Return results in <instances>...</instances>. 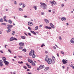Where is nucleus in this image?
Returning <instances> with one entry per match:
<instances>
[{
	"label": "nucleus",
	"mask_w": 74,
	"mask_h": 74,
	"mask_svg": "<svg viewBox=\"0 0 74 74\" xmlns=\"http://www.w3.org/2000/svg\"><path fill=\"white\" fill-rule=\"evenodd\" d=\"M0 52H1V53H3V51H2V50H0Z\"/></svg>",
	"instance_id": "58"
},
{
	"label": "nucleus",
	"mask_w": 74,
	"mask_h": 74,
	"mask_svg": "<svg viewBox=\"0 0 74 74\" xmlns=\"http://www.w3.org/2000/svg\"><path fill=\"white\" fill-rule=\"evenodd\" d=\"M45 14V13H44V12H41V15H44Z\"/></svg>",
	"instance_id": "32"
},
{
	"label": "nucleus",
	"mask_w": 74,
	"mask_h": 74,
	"mask_svg": "<svg viewBox=\"0 0 74 74\" xmlns=\"http://www.w3.org/2000/svg\"><path fill=\"white\" fill-rule=\"evenodd\" d=\"M45 69H46V70H49V67H45Z\"/></svg>",
	"instance_id": "36"
},
{
	"label": "nucleus",
	"mask_w": 74,
	"mask_h": 74,
	"mask_svg": "<svg viewBox=\"0 0 74 74\" xmlns=\"http://www.w3.org/2000/svg\"><path fill=\"white\" fill-rule=\"evenodd\" d=\"M4 63L6 66H8L9 64V62L7 61H4Z\"/></svg>",
	"instance_id": "6"
},
{
	"label": "nucleus",
	"mask_w": 74,
	"mask_h": 74,
	"mask_svg": "<svg viewBox=\"0 0 74 74\" xmlns=\"http://www.w3.org/2000/svg\"><path fill=\"white\" fill-rule=\"evenodd\" d=\"M1 25H5V26H6V23H3L1 24Z\"/></svg>",
	"instance_id": "34"
},
{
	"label": "nucleus",
	"mask_w": 74,
	"mask_h": 74,
	"mask_svg": "<svg viewBox=\"0 0 74 74\" xmlns=\"http://www.w3.org/2000/svg\"><path fill=\"white\" fill-rule=\"evenodd\" d=\"M18 63H19V64H23V62L22 61H21V62H20V61H18Z\"/></svg>",
	"instance_id": "31"
},
{
	"label": "nucleus",
	"mask_w": 74,
	"mask_h": 74,
	"mask_svg": "<svg viewBox=\"0 0 74 74\" xmlns=\"http://www.w3.org/2000/svg\"><path fill=\"white\" fill-rule=\"evenodd\" d=\"M62 63L63 64H66V63H67V62L64 60L63 59L62 60Z\"/></svg>",
	"instance_id": "14"
},
{
	"label": "nucleus",
	"mask_w": 74,
	"mask_h": 74,
	"mask_svg": "<svg viewBox=\"0 0 74 74\" xmlns=\"http://www.w3.org/2000/svg\"><path fill=\"white\" fill-rule=\"evenodd\" d=\"M2 60L3 61H4V62H5L6 60V58L4 57H3L2 58Z\"/></svg>",
	"instance_id": "20"
},
{
	"label": "nucleus",
	"mask_w": 74,
	"mask_h": 74,
	"mask_svg": "<svg viewBox=\"0 0 74 74\" xmlns=\"http://www.w3.org/2000/svg\"><path fill=\"white\" fill-rule=\"evenodd\" d=\"M33 8H34V9H35V10H37V6L35 5L34 6Z\"/></svg>",
	"instance_id": "22"
},
{
	"label": "nucleus",
	"mask_w": 74,
	"mask_h": 74,
	"mask_svg": "<svg viewBox=\"0 0 74 74\" xmlns=\"http://www.w3.org/2000/svg\"><path fill=\"white\" fill-rule=\"evenodd\" d=\"M12 36H14V35L15 34V32L13 31L12 32Z\"/></svg>",
	"instance_id": "29"
},
{
	"label": "nucleus",
	"mask_w": 74,
	"mask_h": 74,
	"mask_svg": "<svg viewBox=\"0 0 74 74\" xmlns=\"http://www.w3.org/2000/svg\"><path fill=\"white\" fill-rule=\"evenodd\" d=\"M7 26H8V27H7V29H11V28L12 27H13L12 25H7Z\"/></svg>",
	"instance_id": "5"
},
{
	"label": "nucleus",
	"mask_w": 74,
	"mask_h": 74,
	"mask_svg": "<svg viewBox=\"0 0 74 74\" xmlns=\"http://www.w3.org/2000/svg\"><path fill=\"white\" fill-rule=\"evenodd\" d=\"M11 31V30L10 29H8L7 31V33H9V32H10Z\"/></svg>",
	"instance_id": "33"
},
{
	"label": "nucleus",
	"mask_w": 74,
	"mask_h": 74,
	"mask_svg": "<svg viewBox=\"0 0 74 74\" xmlns=\"http://www.w3.org/2000/svg\"><path fill=\"white\" fill-rule=\"evenodd\" d=\"M10 41H14V37H11L10 40Z\"/></svg>",
	"instance_id": "16"
},
{
	"label": "nucleus",
	"mask_w": 74,
	"mask_h": 74,
	"mask_svg": "<svg viewBox=\"0 0 74 74\" xmlns=\"http://www.w3.org/2000/svg\"><path fill=\"white\" fill-rule=\"evenodd\" d=\"M53 49H56V47H55V46H53Z\"/></svg>",
	"instance_id": "51"
},
{
	"label": "nucleus",
	"mask_w": 74,
	"mask_h": 74,
	"mask_svg": "<svg viewBox=\"0 0 74 74\" xmlns=\"http://www.w3.org/2000/svg\"><path fill=\"white\" fill-rule=\"evenodd\" d=\"M45 61H46V62H47V63H48V64H51L52 62L51 61V58L49 59V58H48V56H47V55H46V56Z\"/></svg>",
	"instance_id": "2"
},
{
	"label": "nucleus",
	"mask_w": 74,
	"mask_h": 74,
	"mask_svg": "<svg viewBox=\"0 0 74 74\" xmlns=\"http://www.w3.org/2000/svg\"><path fill=\"white\" fill-rule=\"evenodd\" d=\"M28 29L29 30H32V28L29 27H28Z\"/></svg>",
	"instance_id": "48"
},
{
	"label": "nucleus",
	"mask_w": 74,
	"mask_h": 74,
	"mask_svg": "<svg viewBox=\"0 0 74 74\" xmlns=\"http://www.w3.org/2000/svg\"><path fill=\"white\" fill-rule=\"evenodd\" d=\"M44 46H45V45H44V43H43L42 45H41V47H44Z\"/></svg>",
	"instance_id": "38"
},
{
	"label": "nucleus",
	"mask_w": 74,
	"mask_h": 74,
	"mask_svg": "<svg viewBox=\"0 0 74 74\" xmlns=\"http://www.w3.org/2000/svg\"><path fill=\"white\" fill-rule=\"evenodd\" d=\"M59 39L60 40H62V39L61 38V36H59Z\"/></svg>",
	"instance_id": "47"
},
{
	"label": "nucleus",
	"mask_w": 74,
	"mask_h": 74,
	"mask_svg": "<svg viewBox=\"0 0 74 74\" xmlns=\"http://www.w3.org/2000/svg\"><path fill=\"white\" fill-rule=\"evenodd\" d=\"M2 63H3V61L1 60H0V66L1 67H2L3 66V64Z\"/></svg>",
	"instance_id": "11"
},
{
	"label": "nucleus",
	"mask_w": 74,
	"mask_h": 74,
	"mask_svg": "<svg viewBox=\"0 0 74 74\" xmlns=\"http://www.w3.org/2000/svg\"><path fill=\"white\" fill-rule=\"evenodd\" d=\"M23 67L25 69H27V67L25 66H23Z\"/></svg>",
	"instance_id": "37"
},
{
	"label": "nucleus",
	"mask_w": 74,
	"mask_h": 74,
	"mask_svg": "<svg viewBox=\"0 0 74 74\" xmlns=\"http://www.w3.org/2000/svg\"><path fill=\"white\" fill-rule=\"evenodd\" d=\"M37 70L38 71H39V70H40V68H38L37 69Z\"/></svg>",
	"instance_id": "57"
},
{
	"label": "nucleus",
	"mask_w": 74,
	"mask_h": 74,
	"mask_svg": "<svg viewBox=\"0 0 74 74\" xmlns=\"http://www.w3.org/2000/svg\"><path fill=\"white\" fill-rule=\"evenodd\" d=\"M26 6V5H23V8H24Z\"/></svg>",
	"instance_id": "52"
},
{
	"label": "nucleus",
	"mask_w": 74,
	"mask_h": 74,
	"mask_svg": "<svg viewBox=\"0 0 74 74\" xmlns=\"http://www.w3.org/2000/svg\"><path fill=\"white\" fill-rule=\"evenodd\" d=\"M18 10L19 11H21L22 12L23 11V9L21 8H19L18 9Z\"/></svg>",
	"instance_id": "24"
},
{
	"label": "nucleus",
	"mask_w": 74,
	"mask_h": 74,
	"mask_svg": "<svg viewBox=\"0 0 74 74\" xmlns=\"http://www.w3.org/2000/svg\"><path fill=\"white\" fill-rule=\"evenodd\" d=\"M32 56V58H36V55L34 53L33 54Z\"/></svg>",
	"instance_id": "18"
},
{
	"label": "nucleus",
	"mask_w": 74,
	"mask_h": 74,
	"mask_svg": "<svg viewBox=\"0 0 74 74\" xmlns=\"http://www.w3.org/2000/svg\"><path fill=\"white\" fill-rule=\"evenodd\" d=\"M40 4L41 5H40V7L42 8H43V9H47V5L45 3L40 2Z\"/></svg>",
	"instance_id": "1"
},
{
	"label": "nucleus",
	"mask_w": 74,
	"mask_h": 74,
	"mask_svg": "<svg viewBox=\"0 0 74 74\" xmlns=\"http://www.w3.org/2000/svg\"><path fill=\"white\" fill-rule=\"evenodd\" d=\"M38 26L36 27L35 28V29L36 30H38Z\"/></svg>",
	"instance_id": "30"
},
{
	"label": "nucleus",
	"mask_w": 74,
	"mask_h": 74,
	"mask_svg": "<svg viewBox=\"0 0 74 74\" xmlns=\"http://www.w3.org/2000/svg\"><path fill=\"white\" fill-rule=\"evenodd\" d=\"M32 66H35V65H36V64L34 62H32Z\"/></svg>",
	"instance_id": "27"
},
{
	"label": "nucleus",
	"mask_w": 74,
	"mask_h": 74,
	"mask_svg": "<svg viewBox=\"0 0 74 74\" xmlns=\"http://www.w3.org/2000/svg\"><path fill=\"white\" fill-rule=\"evenodd\" d=\"M3 19H5V18H6V16H4L3 17Z\"/></svg>",
	"instance_id": "56"
},
{
	"label": "nucleus",
	"mask_w": 74,
	"mask_h": 74,
	"mask_svg": "<svg viewBox=\"0 0 74 74\" xmlns=\"http://www.w3.org/2000/svg\"><path fill=\"white\" fill-rule=\"evenodd\" d=\"M27 67L28 68H31V66L29 65L27 66Z\"/></svg>",
	"instance_id": "49"
},
{
	"label": "nucleus",
	"mask_w": 74,
	"mask_h": 74,
	"mask_svg": "<svg viewBox=\"0 0 74 74\" xmlns=\"http://www.w3.org/2000/svg\"><path fill=\"white\" fill-rule=\"evenodd\" d=\"M55 45L56 46V47L57 48H58V46L57 45H56V44H55Z\"/></svg>",
	"instance_id": "62"
},
{
	"label": "nucleus",
	"mask_w": 74,
	"mask_h": 74,
	"mask_svg": "<svg viewBox=\"0 0 74 74\" xmlns=\"http://www.w3.org/2000/svg\"><path fill=\"white\" fill-rule=\"evenodd\" d=\"M66 18H65V17H62L61 18V20L62 21H66Z\"/></svg>",
	"instance_id": "19"
},
{
	"label": "nucleus",
	"mask_w": 74,
	"mask_h": 74,
	"mask_svg": "<svg viewBox=\"0 0 74 74\" xmlns=\"http://www.w3.org/2000/svg\"><path fill=\"white\" fill-rule=\"evenodd\" d=\"M21 38H22V39H25V38H26V37L25 36H21Z\"/></svg>",
	"instance_id": "25"
},
{
	"label": "nucleus",
	"mask_w": 74,
	"mask_h": 74,
	"mask_svg": "<svg viewBox=\"0 0 74 74\" xmlns=\"http://www.w3.org/2000/svg\"><path fill=\"white\" fill-rule=\"evenodd\" d=\"M57 56L58 57H59V55L58 53H57Z\"/></svg>",
	"instance_id": "61"
},
{
	"label": "nucleus",
	"mask_w": 74,
	"mask_h": 74,
	"mask_svg": "<svg viewBox=\"0 0 74 74\" xmlns=\"http://www.w3.org/2000/svg\"><path fill=\"white\" fill-rule=\"evenodd\" d=\"M8 22L9 23H10V24H11V23H12V21H11V19H10L8 20Z\"/></svg>",
	"instance_id": "23"
},
{
	"label": "nucleus",
	"mask_w": 74,
	"mask_h": 74,
	"mask_svg": "<svg viewBox=\"0 0 74 74\" xmlns=\"http://www.w3.org/2000/svg\"><path fill=\"white\" fill-rule=\"evenodd\" d=\"M4 21H5V22H8V21H7V20H6V19H4Z\"/></svg>",
	"instance_id": "42"
},
{
	"label": "nucleus",
	"mask_w": 74,
	"mask_h": 74,
	"mask_svg": "<svg viewBox=\"0 0 74 74\" xmlns=\"http://www.w3.org/2000/svg\"><path fill=\"white\" fill-rule=\"evenodd\" d=\"M61 53L62 54V55H64V53L63 51H61Z\"/></svg>",
	"instance_id": "39"
},
{
	"label": "nucleus",
	"mask_w": 74,
	"mask_h": 74,
	"mask_svg": "<svg viewBox=\"0 0 74 74\" xmlns=\"http://www.w3.org/2000/svg\"><path fill=\"white\" fill-rule=\"evenodd\" d=\"M48 29H49V30L51 29V27H48Z\"/></svg>",
	"instance_id": "50"
},
{
	"label": "nucleus",
	"mask_w": 74,
	"mask_h": 74,
	"mask_svg": "<svg viewBox=\"0 0 74 74\" xmlns=\"http://www.w3.org/2000/svg\"><path fill=\"white\" fill-rule=\"evenodd\" d=\"M24 18H27V16L25 15L24 16Z\"/></svg>",
	"instance_id": "54"
},
{
	"label": "nucleus",
	"mask_w": 74,
	"mask_h": 74,
	"mask_svg": "<svg viewBox=\"0 0 74 74\" xmlns=\"http://www.w3.org/2000/svg\"><path fill=\"white\" fill-rule=\"evenodd\" d=\"M50 4H53L52 1H50Z\"/></svg>",
	"instance_id": "60"
},
{
	"label": "nucleus",
	"mask_w": 74,
	"mask_h": 74,
	"mask_svg": "<svg viewBox=\"0 0 74 74\" xmlns=\"http://www.w3.org/2000/svg\"><path fill=\"white\" fill-rule=\"evenodd\" d=\"M64 4H61V7H64Z\"/></svg>",
	"instance_id": "46"
},
{
	"label": "nucleus",
	"mask_w": 74,
	"mask_h": 74,
	"mask_svg": "<svg viewBox=\"0 0 74 74\" xmlns=\"http://www.w3.org/2000/svg\"><path fill=\"white\" fill-rule=\"evenodd\" d=\"M39 68L40 69H42L44 68V65H40L39 66Z\"/></svg>",
	"instance_id": "7"
},
{
	"label": "nucleus",
	"mask_w": 74,
	"mask_h": 74,
	"mask_svg": "<svg viewBox=\"0 0 74 74\" xmlns=\"http://www.w3.org/2000/svg\"><path fill=\"white\" fill-rule=\"evenodd\" d=\"M25 34V36H27V34H26V33L25 32L24 33Z\"/></svg>",
	"instance_id": "55"
},
{
	"label": "nucleus",
	"mask_w": 74,
	"mask_h": 74,
	"mask_svg": "<svg viewBox=\"0 0 74 74\" xmlns=\"http://www.w3.org/2000/svg\"><path fill=\"white\" fill-rule=\"evenodd\" d=\"M27 74H32V73H31V72H30V73L28 72Z\"/></svg>",
	"instance_id": "63"
},
{
	"label": "nucleus",
	"mask_w": 74,
	"mask_h": 74,
	"mask_svg": "<svg viewBox=\"0 0 74 74\" xmlns=\"http://www.w3.org/2000/svg\"><path fill=\"white\" fill-rule=\"evenodd\" d=\"M50 26L53 29H54V27H55V26L53 25L52 23H50Z\"/></svg>",
	"instance_id": "8"
},
{
	"label": "nucleus",
	"mask_w": 74,
	"mask_h": 74,
	"mask_svg": "<svg viewBox=\"0 0 74 74\" xmlns=\"http://www.w3.org/2000/svg\"><path fill=\"white\" fill-rule=\"evenodd\" d=\"M19 45H20V46H23L24 44V43L22 42H21L19 43Z\"/></svg>",
	"instance_id": "10"
},
{
	"label": "nucleus",
	"mask_w": 74,
	"mask_h": 74,
	"mask_svg": "<svg viewBox=\"0 0 74 74\" xmlns=\"http://www.w3.org/2000/svg\"><path fill=\"white\" fill-rule=\"evenodd\" d=\"M3 22V18H1L0 19V22Z\"/></svg>",
	"instance_id": "28"
},
{
	"label": "nucleus",
	"mask_w": 74,
	"mask_h": 74,
	"mask_svg": "<svg viewBox=\"0 0 74 74\" xmlns=\"http://www.w3.org/2000/svg\"><path fill=\"white\" fill-rule=\"evenodd\" d=\"M7 46H8V45H5V48H7Z\"/></svg>",
	"instance_id": "59"
},
{
	"label": "nucleus",
	"mask_w": 74,
	"mask_h": 74,
	"mask_svg": "<svg viewBox=\"0 0 74 74\" xmlns=\"http://www.w3.org/2000/svg\"><path fill=\"white\" fill-rule=\"evenodd\" d=\"M14 40H16V41H17L18 40V39L15 38H14Z\"/></svg>",
	"instance_id": "41"
},
{
	"label": "nucleus",
	"mask_w": 74,
	"mask_h": 74,
	"mask_svg": "<svg viewBox=\"0 0 74 74\" xmlns=\"http://www.w3.org/2000/svg\"><path fill=\"white\" fill-rule=\"evenodd\" d=\"M26 51H27V50H26V49H24L22 50V51H23V52H26Z\"/></svg>",
	"instance_id": "26"
},
{
	"label": "nucleus",
	"mask_w": 74,
	"mask_h": 74,
	"mask_svg": "<svg viewBox=\"0 0 74 74\" xmlns=\"http://www.w3.org/2000/svg\"><path fill=\"white\" fill-rule=\"evenodd\" d=\"M28 24L29 26H32V25H33V23L31 22H28Z\"/></svg>",
	"instance_id": "12"
},
{
	"label": "nucleus",
	"mask_w": 74,
	"mask_h": 74,
	"mask_svg": "<svg viewBox=\"0 0 74 74\" xmlns=\"http://www.w3.org/2000/svg\"><path fill=\"white\" fill-rule=\"evenodd\" d=\"M14 4H15L16 5V1H14Z\"/></svg>",
	"instance_id": "43"
},
{
	"label": "nucleus",
	"mask_w": 74,
	"mask_h": 74,
	"mask_svg": "<svg viewBox=\"0 0 74 74\" xmlns=\"http://www.w3.org/2000/svg\"><path fill=\"white\" fill-rule=\"evenodd\" d=\"M28 62H29V63H32V62H33V61L32 60L30 59H28Z\"/></svg>",
	"instance_id": "17"
},
{
	"label": "nucleus",
	"mask_w": 74,
	"mask_h": 74,
	"mask_svg": "<svg viewBox=\"0 0 74 74\" xmlns=\"http://www.w3.org/2000/svg\"><path fill=\"white\" fill-rule=\"evenodd\" d=\"M45 29H48V26H46L45 27Z\"/></svg>",
	"instance_id": "45"
},
{
	"label": "nucleus",
	"mask_w": 74,
	"mask_h": 74,
	"mask_svg": "<svg viewBox=\"0 0 74 74\" xmlns=\"http://www.w3.org/2000/svg\"><path fill=\"white\" fill-rule=\"evenodd\" d=\"M19 49H23V47L21 46V47H19Z\"/></svg>",
	"instance_id": "35"
},
{
	"label": "nucleus",
	"mask_w": 74,
	"mask_h": 74,
	"mask_svg": "<svg viewBox=\"0 0 74 74\" xmlns=\"http://www.w3.org/2000/svg\"><path fill=\"white\" fill-rule=\"evenodd\" d=\"M8 51L9 52H10V53H11V50H10V49H8Z\"/></svg>",
	"instance_id": "44"
},
{
	"label": "nucleus",
	"mask_w": 74,
	"mask_h": 74,
	"mask_svg": "<svg viewBox=\"0 0 74 74\" xmlns=\"http://www.w3.org/2000/svg\"><path fill=\"white\" fill-rule=\"evenodd\" d=\"M70 42L71 43H73L74 44V38H72Z\"/></svg>",
	"instance_id": "9"
},
{
	"label": "nucleus",
	"mask_w": 74,
	"mask_h": 74,
	"mask_svg": "<svg viewBox=\"0 0 74 74\" xmlns=\"http://www.w3.org/2000/svg\"><path fill=\"white\" fill-rule=\"evenodd\" d=\"M44 21L46 23H49V21H48L47 19H45L44 20Z\"/></svg>",
	"instance_id": "15"
},
{
	"label": "nucleus",
	"mask_w": 74,
	"mask_h": 74,
	"mask_svg": "<svg viewBox=\"0 0 74 74\" xmlns=\"http://www.w3.org/2000/svg\"><path fill=\"white\" fill-rule=\"evenodd\" d=\"M34 53V51L33 50H32L29 53V55L30 56H32V55Z\"/></svg>",
	"instance_id": "4"
},
{
	"label": "nucleus",
	"mask_w": 74,
	"mask_h": 74,
	"mask_svg": "<svg viewBox=\"0 0 74 74\" xmlns=\"http://www.w3.org/2000/svg\"><path fill=\"white\" fill-rule=\"evenodd\" d=\"M13 74H16L15 73V72H13Z\"/></svg>",
	"instance_id": "64"
},
{
	"label": "nucleus",
	"mask_w": 74,
	"mask_h": 74,
	"mask_svg": "<svg viewBox=\"0 0 74 74\" xmlns=\"http://www.w3.org/2000/svg\"><path fill=\"white\" fill-rule=\"evenodd\" d=\"M28 34L29 36H32V34H31L29 32L28 33Z\"/></svg>",
	"instance_id": "40"
},
{
	"label": "nucleus",
	"mask_w": 74,
	"mask_h": 74,
	"mask_svg": "<svg viewBox=\"0 0 74 74\" xmlns=\"http://www.w3.org/2000/svg\"><path fill=\"white\" fill-rule=\"evenodd\" d=\"M30 31L31 32V33H32L34 34L35 35V36H36L37 34L34 31H32V30H30Z\"/></svg>",
	"instance_id": "13"
},
{
	"label": "nucleus",
	"mask_w": 74,
	"mask_h": 74,
	"mask_svg": "<svg viewBox=\"0 0 74 74\" xmlns=\"http://www.w3.org/2000/svg\"><path fill=\"white\" fill-rule=\"evenodd\" d=\"M52 3L53 4H54V5H56V2H55V1L53 0L52 1Z\"/></svg>",
	"instance_id": "21"
},
{
	"label": "nucleus",
	"mask_w": 74,
	"mask_h": 74,
	"mask_svg": "<svg viewBox=\"0 0 74 74\" xmlns=\"http://www.w3.org/2000/svg\"><path fill=\"white\" fill-rule=\"evenodd\" d=\"M51 63L54 64L55 63V58L54 56H53L52 59H51Z\"/></svg>",
	"instance_id": "3"
},
{
	"label": "nucleus",
	"mask_w": 74,
	"mask_h": 74,
	"mask_svg": "<svg viewBox=\"0 0 74 74\" xmlns=\"http://www.w3.org/2000/svg\"><path fill=\"white\" fill-rule=\"evenodd\" d=\"M22 3L21 2V3H19V5H20V6L22 5Z\"/></svg>",
	"instance_id": "53"
}]
</instances>
